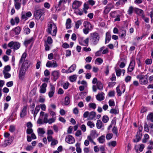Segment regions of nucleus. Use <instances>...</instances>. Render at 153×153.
<instances>
[{
	"label": "nucleus",
	"mask_w": 153,
	"mask_h": 153,
	"mask_svg": "<svg viewBox=\"0 0 153 153\" xmlns=\"http://www.w3.org/2000/svg\"><path fill=\"white\" fill-rule=\"evenodd\" d=\"M26 56V52L24 53L19 61V64H20L23 62L21 66L22 68H24L27 70L30 67V65H32V64L28 60H25Z\"/></svg>",
	"instance_id": "obj_1"
},
{
	"label": "nucleus",
	"mask_w": 153,
	"mask_h": 153,
	"mask_svg": "<svg viewBox=\"0 0 153 153\" xmlns=\"http://www.w3.org/2000/svg\"><path fill=\"white\" fill-rule=\"evenodd\" d=\"M57 31V28L55 24L53 22H49L48 25L47 32L48 34L53 36H56Z\"/></svg>",
	"instance_id": "obj_2"
},
{
	"label": "nucleus",
	"mask_w": 153,
	"mask_h": 153,
	"mask_svg": "<svg viewBox=\"0 0 153 153\" xmlns=\"http://www.w3.org/2000/svg\"><path fill=\"white\" fill-rule=\"evenodd\" d=\"M90 36V41L91 44L95 45L97 44L100 39L99 34L95 32L91 33Z\"/></svg>",
	"instance_id": "obj_3"
},
{
	"label": "nucleus",
	"mask_w": 153,
	"mask_h": 153,
	"mask_svg": "<svg viewBox=\"0 0 153 153\" xmlns=\"http://www.w3.org/2000/svg\"><path fill=\"white\" fill-rule=\"evenodd\" d=\"M148 77L147 74L145 75L140 74L137 76V78L139 79L140 83L142 85H145L148 83Z\"/></svg>",
	"instance_id": "obj_4"
},
{
	"label": "nucleus",
	"mask_w": 153,
	"mask_h": 153,
	"mask_svg": "<svg viewBox=\"0 0 153 153\" xmlns=\"http://www.w3.org/2000/svg\"><path fill=\"white\" fill-rule=\"evenodd\" d=\"M8 46L12 49H13L14 50H17L20 48V45L19 42L12 41L8 44Z\"/></svg>",
	"instance_id": "obj_5"
},
{
	"label": "nucleus",
	"mask_w": 153,
	"mask_h": 153,
	"mask_svg": "<svg viewBox=\"0 0 153 153\" xmlns=\"http://www.w3.org/2000/svg\"><path fill=\"white\" fill-rule=\"evenodd\" d=\"M44 13V12L43 10L41 9H36L34 13L35 17L36 19H39Z\"/></svg>",
	"instance_id": "obj_6"
},
{
	"label": "nucleus",
	"mask_w": 153,
	"mask_h": 153,
	"mask_svg": "<svg viewBox=\"0 0 153 153\" xmlns=\"http://www.w3.org/2000/svg\"><path fill=\"white\" fill-rule=\"evenodd\" d=\"M135 62L134 59L132 57L131 58V62L129 65L128 68V71L130 72H131L134 70L135 65Z\"/></svg>",
	"instance_id": "obj_7"
},
{
	"label": "nucleus",
	"mask_w": 153,
	"mask_h": 153,
	"mask_svg": "<svg viewBox=\"0 0 153 153\" xmlns=\"http://www.w3.org/2000/svg\"><path fill=\"white\" fill-rule=\"evenodd\" d=\"M65 141L69 144H73L75 141L74 138L71 135H68L66 137Z\"/></svg>",
	"instance_id": "obj_8"
},
{
	"label": "nucleus",
	"mask_w": 153,
	"mask_h": 153,
	"mask_svg": "<svg viewBox=\"0 0 153 153\" xmlns=\"http://www.w3.org/2000/svg\"><path fill=\"white\" fill-rule=\"evenodd\" d=\"M46 66L49 68H56L58 66V65L55 60H52L51 61H48L47 62Z\"/></svg>",
	"instance_id": "obj_9"
},
{
	"label": "nucleus",
	"mask_w": 153,
	"mask_h": 153,
	"mask_svg": "<svg viewBox=\"0 0 153 153\" xmlns=\"http://www.w3.org/2000/svg\"><path fill=\"white\" fill-rule=\"evenodd\" d=\"M51 74L53 76V80L55 81L60 76V73L59 71H54L52 72Z\"/></svg>",
	"instance_id": "obj_10"
},
{
	"label": "nucleus",
	"mask_w": 153,
	"mask_h": 153,
	"mask_svg": "<svg viewBox=\"0 0 153 153\" xmlns=\"http://www.w3.org/2000/svg\"><path fill=\"white\" fill-rule=\"evenodd\" d=\"M50 90L48 93V96L50 98L52 97L55 91V88L54 86L51 84H50Z\"/></svg>",
	"instance_id": "obj_11"
},
{
	"label": "nucleus",
	"mask_w": 153,
	"mask_h": 153,
	"mask_svg": "<svg viewBox=\"0 0 153 153\" xmlns=\"http://www.w3.org/2000/svg\"><path fill=\"white\" fill-rule=\"evenodd\" d=\"M27 70L24 68H21L19 71V77L20 79H23L25 74L26 71Z\"/></svg>",
	"instance_id": "obj_12"
},
{
	"label": "nucleus",
	"mask_w": 153,
	"mask_h": 153,
	"mask_svg": "<svg viewBox=\"0 0 153 153\" xmlns=\"http://www.w3.org/2000/svg\"><path fill=\"white\" fill-rule=\"evenodd\" d=\"M82 4V2L75 1L72 4V8L73 9H77Z\"/></svg>",
	"instance_id": "obj_13"
},
{
	"label": "nucleus",
	"mask_w": 153,
	"mask_h": 153,
	"mask_svg": "<svg viewBox=\"0 0 153 153\" xmlns=\"http://www.w3.org/2000/svg\"><path fill=\"white\" fill-rule=\"evenodd\" d=\"M104 93L102 92L99 93L96 96L97 99L98 101H102L104 100L105 97L104 96Z\"/></svg>",
	"instance_id": "obj_14"
},
{
	"label": "nucleus",
	"mask_w": 153,
	"mask_h": 153,
	"mask_svg": "<svg viewBox=\"0 0 153 153\" xmlns=\"http://www.w3.org/2000/svg\"><path fill=\"white\" fill-rule=\"evenodd\" d=\"M135 12L136 13L141 16L142 17H144V12L142 10L135 8Z\"/></svg>",
	"instance_id": "obj_15"
},
{
	"label": "nucleus",
	"mask_w": 153,
	"mask_h": 153,
	"mask_svg": "<svg viewBox=\"0 0 153 153\" xmlns=\"http://www.w3.org/2000/svg\"><path fill=\"white\" fill-rule=\"evenodd\" d=\"M142 137V133L137 132L136 135V138L133 140V142L134 143H137L139 142L141 139Z\"/></svg>",
	"instance_id": "obj_16"
},
{
	"label": "nucleus",
	"mask_w": 153,
	"mask_h": 153,
	"mask_svg": "<svg viewBox=\"0 0 153 153\" xmlns=\"http://www.w3.org/2000/svg\"><path fill=\"white\" fill-rule=\"evenodd\" d=\"M47 86V84L45 83H43L42 85L40 86V92L41 93H45L46 91V88Z\"/></svg>",
	"instance_id": "obj_17"
},
{
	"label": "nucleus",
	"mask_w": 153,
	"mask_h": 153,
	"mask_svg": "<svg viewBox=\"0 0 153 153\" xmlns=\"http://www.w3.org/2000/svg\"><path fill=\"white\" fill-rule=\"evenodd\" d=\"M84 26L85 28L91 30L92 28L91 24L88 22L85 21L83 23Z\"/></svg>",
	"instance_id": "obj_18"
},
{
	"label": "nucleus",
	"mask_w": 153,
	"mask_h": 153,
	"mask_svg": "<svg viewBox=\"0 0 153 153\" xmlns=\"http://www.w3.org/2000/svg\"><path fill=\"white\" fill-rule=\"evenodd\" d=\"M27 106H24L20 113V117H23L25 116L27 114Z\"/></svg>",
	"instance_id": "obj_19"
},
{
	"label": "nucleus",
	"mask_w": 153,
	"mask_h": 153,
	"mask_svg": "<svg viewBox=\"0 0 153 153\" xmlns=\"http://www.w3.org/2000/svg\"><path fill=\"white\" fill-rule=\"evenodd\" d=\"M11 138V140H9L4 141L1 146L4 147H5L7 145L10 144L12 142V137Z\"/></svg>",
	"instance_id": "obj_20"
},
{
	"label": "nucleus",
	"mask_w": 153,
	"mask_h": 153,
	"mask_svg": "<svg viewBox=\"0 0 153 153\" xmlns=\"http://www.w3.org/2000/svg\"><path fill=\"white\" fill-rule=\"evenodd\" d=\"M135 8H134L132 6H130L128 10V14L129 15H131L134 11H135Z\"/></svg>",
	"instance_id": "obj_21"
},
{
	"label": "nucleus",
	"mask_w": 153,
	"mask_h": 153,
	"mask_svg": "<svg viewBox=\"0 0 153 153\" xmlns=\"http://www.w3.org/2000/svg\"><path fill=\"white\" fill-rule=\"evenodd\" d=\"M71 21L70 18H68L67 19L66 25V28L67 29L70 28H71Z\"/></svg>",
	"instance_id": "obj_22"
},
{
	"label": "nucleus",
	"mask_w": 153,
	"mask_h": 153,
	"mask_svg": "<svg viewBox=\"0 0 153 153\" xmlns=\"http://www.w3.org/2000/svg\"><path fill=\"white\" fill-rule=\"evenodd\" d=\"M96 113L95 112L92 111L89 114L88 119L92 120L95 117Z\"/></svg>",
	"instance_id": "obj_23"
},
{
	"label": "nucleus",
	"mask_w": 153,
	"mask_h": 153,
	"mask_svg": "<svg viewBox=\"0 0 153 153\" xmlns=\"http://www.w3.org/2000/svg\"><path fill=\"white\" fill-rule=\"evenodd\" d=\"M111 39V36L110 33L107 32L106 33V38L105 41V43L108 42Z\"/></svg>",
	"instance_id": "obj_24"
},
{
	"label": "nucleus",
	"mask_w": 153,
	"mask_h": 153,
	"mask_svg": "<svg viewBox=\"0 0 153 153\" xmlns=\"http://www.w3.org/2000/svg\"><path fill=\"white\" fill-rule=\"evenodd\" d=\"M126 30H122L119 31V34L121 38H124L126 35Z\"/></svg>",
	"instance_id": "obj_25"
},
{
	"label": "nucleus",
	"mask_w": 153,
	"mask_h": 153,
	"mask_svg": "<svg viewBox=\"0 0 153 153\" xmlns=\"http://www.w3.org/2000/svg\"><path fill=\"white\" fill-rule=\"evenodd\" d=\"M76 65L75 64H73L68 69V72L71 73L74 71L76 69Z\"/></svg>",
	"instance_id": "obj_26"
},
{
	"label": "nucleus",
	"mask_w": 153,
	"mask_h": 153,
	"mask_svg": "<svg viewBox=\"0 0 153 153\" xmlns=\"http://www.w3.org/2000/svg\"><path fill=\"white\" fill-rule=\"evenodd\" d=\"M110 113L114 114H117L119 113L118 109L116 107L115 108L111 109L110 111Z\"/></svg>",
	"instance_id": "obj_27"
},
{
	"label": "nucleus",
	"mask_w": 153,
	"mask_h": 153,
	"mask_svg": "<svg viewBox=\"0 0 153 153\" xmlns=\"http://www.w3.org/2000/svg\"><path fill=\"white\" fill-rule=\"evenodd\" d=\"M97 88L99 90L101 91L103 89V85L100 81H98L97 84Z\"/></svg>",
	"instance_id": "obj_28"
},
{
	"label": "nucleus",
	"mask_w": 153,
	"mask_h": 153,
	"mask_svg": "<svg viewBox=\"0 0 153 153\" xmlns=\"http://www.w3.org/2000/svg\"><path fill=\"white\" fill-rule=\"evenodd\" d=\"M105 136L104 135H102L97 139L99 142L101 143H103L105 142Z\"/></svg>",
	"instance_id": "obj_29"
},
{
	"label": "nucleus",
	"mask_w": 153,
	"mask_h": 153,
	"mask_svg": "<svg viewBox=\"0 0 153 153\" xmlns=\"http://www.w3.org/2000/svg\"><path fill=\"white\" fill-rule=\"evenodd\" d=\"M103 125L102 123L100 120H98L97 121L96 126L98 129H100Z\"/></svg>",
	"instance_id": "obj_30"
},
{
	"label": "nucleus",
	"mask_w": 153,
	"mask_h": 153,
	"mask_svg": "<svg viewBox=\"0 0 153 153\" xmlns=\"http://www.w3.org/2000/svg\"><path fill=\"white\" fill-rule=\"evenodd\" d=\"M69 79L71 82H74L76 81L77 79V76L76 75H73L69 77Z\"/></svg>",
	"instance_id": "obj_31"
},
{
	"label": "nucleus",
	"mask_w": 153,
	"mask_h": 153,
	"mask_svg": "<svg viewBox=\"0 0 153 153\" xmlns=\"http://www.w3.org/2000/svg\"><path fill=\"white\" fill-rule=\"evenodd\" d=\"M141 58V56L140 55H138L137 56L136 60L138 64V67L141 66L142 64L140 61V59Z\"/></svg>",
	"instance_id": "obj_32"
},
{
	"label": "nucleus",
	"mask_w": 153,
	"mask_h": 153,
	"mask_svg": "<svg viewBox=\"0 0 153 153\" xmlns=\"http://www.w3.org/2000/svg\"><path fill=\"white\" fill-rule=\"evenodd\" d=\"M82 22L81 20H78L75 22V27L78 29L79 28V26L82 25Z\"/></svg>",
	"instance_id": "obj_33"
},
{
	"label": "nucleus",
	"mask_w": 153,
	"mask_h": 153,
	"mask_svg": "<svg viewBox=\"0 0 153 153\" xmlns=\"http://www.w3.org/2000/svg\"><path fill=\"white\" fill-rule=\"evenodd\" d=\"M109 120V117L107 115H104L103 116L102 118V121L104 123H107Z\"/></svg>",
	"instance_id": "obj_34"
},
{
	"label": "nucleus",
	"mask_w": 153,
	"mask_h": 153,
	"mask_svg": "<svg viewBox=\"0 0 153 153\" xmlns=\"http://www.w3.org/2000/svg\"><path fill=\"white\" fill-rule=\"evenodd\" d=\"M87 140H88L89 142L93 143L94 145H96V143L93 141V140L92 137V136L90 135H88L87 136Z\"/></svg>",
	"instance_id": "obj_35"
},
{
	"label": "nucleus",
	"mask_w": 153,
	"mask_h": 153,
	"mask_svg": "<svg viewBox=\"0 0 153 153\" xmlns=\"http://www.w3.org/2000/svg\"><path fill=\"white\" fill-rule=\"evenodd\" d=\"M115 69L116 72V75L118 76H120L121 74L122 71L119 68L118 69L115 68Z\"/></svg>",
	"instance_id": "obj_36"
},
{
	"label": "nucleus",
	"mask_w": 153,
	"mask_h": 153,
	"mask_svg": "<svg viewBox=\"0 0 153 153\" xmlns=\"http://www.w3.org/2000/svg\"><path fill=\"white\" fill-rule=\"evenodd\" d=\"M70 98L68 97H66L65 98V105H68L70 103Z\"/></svg>",
	"instance_id": "obj_37"
},
{
	"label": "nucleus",
	"mask_w": 153,
	"mask_h": 153,
	"mask_svg": "<svg viewBox=\"0 0 153 153\" xmlns=\"http://www.w3.org/2000/svg\"><path fill=\"white\" fill-rule=\"evenodd\" d=\"M147 119L153 122V113L149 114L147 117Z\"/></svg>",
	"instance_id": "obj_38"
},
{
	"label": "nucleus",
	"mask_w": 153,
	"mask_h": 153,
	"mask_svg": "<svg viewBox=\"0 0 153 153\" xmlns=\"http://www.w3.org/2000/svg\"><path fill=\"white\" fill-rule=\"evenodd\" d=\"M88 106L89 108L94 109L96 108V105L94 103L91 102L89 104Z\"/></svg>",
	"instance_id": "obj_39"
},
{
	"label": "nucleus",
	"mask_w": 153,
	"mask_h": 153,
	"mask_svg": "<svg viewBox=\"0 0 153 153\" xmlns=\"http://www.w3.org/2000/svg\"><path fill=\"white\" fill-rule=\"evenodd\" d=\"M15 6L16 9L19 10L21 7V3L19 2H14Z\"/></svg>",
	"instance_id": "obj_40"
},
{
	"label": "nucleus",
	"mask_w": 153,
	"mask_h": 153,
	"mask_svg": "<svg viewBox=\"0 0 153 153\" xmlns=\"http://www.w3.org/2000/svg\"><path fill=\"white\" fill-rule=\"evenodd\" d=\"M14 31L16 33V34H19L21 31L20 28L19 27H17L14 29Z\"/></svg>",
	"instance_id": "obj_41"
},
{
	"label": "nucleus",
	"mask_w": 153,
	"mask_h": 153,
	"mask_svg": "<svg viewBox=\"0 0 153 153\" xmlns=\"http://www.w3.org/2000/svg\"><path fill=\"white\" fill-rule=\"evenodd\" d=\"M53 42V40L51 37L48 36L47 39V42L48 44L49 45H51L52 43Z\"/></svg>",
	"instance_id": "obj_42"
},
{
	"label": "nucleus",
	"mask_w": 153,
	"mask_h": 153,
	"mask_svg": "<svg viewBox=\"0 0 153 153\" xmlns=\"http://www.w3.org/2000/svg\"><path fill=\"white\" fill-rule=\"evenodd\" d=\"M3 72L5 78H8L10 77L11 75L10 74L8 73L7 72H5L4 71H3Z\"/></svg>",
	"instance_id": "obj_43"
},
{
	"label": "nucleus",
	"mask_w": 153,
	"mask_h": 153,
	"mask_svg": "<svg viewBox=\"0 0 153 153\" xmlns=\"http://www.w3.org/2000/svg\"><path fill=\"white\" fill-rule=\"evenodd\" d=\"M144 131L147 132H148L149 131L148 126L146 122H145L144 124Z\"/></svg>",
	"instance_id": "obj_44"
},
{
	"label": "nucleus",
	"mask_w": 153,
	"mask_h": 153,
	"mask_svg": "<svg viewBox=\"0 0 153 153\" xmlns=\"http://www.w3.org/2000/svg\"><path fill=\"white\" fill-rule=\"evenodd\" d=\"M87 125L91 128H93L94 126V123L90 121H88L87 123Z\"/></svg>",
	"instance_id": "obj_45"
},
{
	"label": "nucleus",
	"mask_w": 153,
	"mask_h": 153,
	"mask_svg": "<svg viewBox=\"0 0 153 153\" xmlns=\"http://www.w3.org/2000/svg\"><path fill=\"white\" fill-rule=\"evenodd\" d=\"M15 126L13 125H10L9 128V131L11 132H14L15 130Z\"/></svg>",
	"instance_id": "obj_46"
},
{
	"label": "nucleus",
	"mask_w": 153,
	"mask_h": 153,
	"mask_svg": "<svg viewBox=\"0 0 153 153\" xmlns=\"http://www.w3.org/2000/svg\"><path fill=\"white\" fill-rule=\"evenodd\" d=\"M56 120V117H53L48 120L47 122H48V123L49 124H51L52 123L54 122Z\"/></svg>",
	"instance_id": "obj_47"
},
{
	"label": "nucleus",
	"mask_w": 153,
	"mask_h": 153,
	"mask_svg": "<svg viewBox=\"0 0 153 153\" xmlns=\"http://www.w3.org/2000/svg\"><path fill=\"white\" fill-rule=\"evenodd\" d=\"M48 115L47 114H45L44 115V117L43 119V122L44 123H48Z\"/></svg>",
	"instance_id": "obj_48"
},
{
	"label": "nucleus",
	"mask_w": 153,
	"mask_h": 153,
	"mask_svg": "<svg viewBox=\"0 0 153 153\" xmlns=\"http://www.w3.org/2000/svg\"><path fill=\"white\" fill-rule=\"evenodd\" d=\"M38 134H44L45 133V131H44L43 128H39L38 130Z\"/></svg>",
	"instance_id": "obj_49"
},
{
	"label": "nucleus",
	"mask_w": 153,
	"mask_h": 153,
	"mask_svg": "<svg viewBox=\"0 0 153 153\" xmlns=\"http://www.w3.org/2000/svg\"><path fill=\"white\" fill-rule=\"evenodd\" d=\"M116 145V142L115 141L110 142L108 143V145L109 146H111L113 147H115Z\"/></svg>",
	"instance_id": "obj_50"
},
{
	"label": "nucleus",
	"mask_w": 153,
	"mask_h": 153,
	"mask_svg": "<svg viewBox=\"0 0 153 153\" xmlns=\"http://www.w3.org/2000/svg\"><path fill=\"white\" fill-rule=\"evenodd\" d=\"M116 89L117 95L119 96H121L122 93L120 89V86H118L116 88Z\"/></svg>",
	"instance_id": "obj_51"
},
{
	"label": "nucleus",
	"mask_w": 153,
	"mask_h": 153,
	"mask_svg": "<svg viewBox=\"0 0 153 153\" xmlns=\"http://www.w3.org/2000/svg\"><path fill=\"white\" fill-rule=\"evenodd\" d=\"M10 67L9 65L6 66L4 67V69L3 71H4L5 72H7L10 71Z\"/></svg>",
	"instance_id": "obj_52"
},
{
	"label": "nucleus",
	"mask_w": 153,
	"mask_h": 153,
	"mask_svg": "<svg viewBox=\"0 0 153 153\" xmlns=\"http://www.w3.org/2000/svg\"><path fill=\"white\" fill-rule=\"evenodd\" d=\"M111 9V8L110 7L106 6L105 7L104 10V13L105 14H107L109 12Z\"/></svg>",
	"instance_id": "obj_53"
},
{
	"label": "nucleus",
	"mask_w": 153,
	"mask_h": 153,
	"mask_svg": "<svg viewBox=\"0 0 153 153\" xmlns=\"http://www.w3.org/2000/svg\"><path fill=\"white\" fill-rule=\"evenodd\" d=\"M150 17L151 18V22L152 23L153 22V8H152L151 10V11L150 12Z\"/></svg>",
	"instance_id": "obj_54"
},
{
	"label": "nucleus",
	"mask_w": 153,
	"mask_h": 153,
	"mask_svg": "<svg viewBox=\"0 0 153 153\" xmlns=\"http://www.w3.org/2000/svg\"><path fill=\"white\" fill-rule=\"evenodd\" d=\"M113 134L112 133H110L107 134L106 135V138L108 140H109L112 137Z\"/></svg>",
	"instance_id": "obj_55"
},
{
	"label": "nucleus",
	"mask_w": 153,
	"mask_h": 153,
	"mask_svg": "<svg viewBox=\"0 0 153 153\" xmlns=\"http://www.w3.org/2000/svg\"><path fill=\"white\" fill-rule=\"evenodd\" d=\"M22 19L27 20L28 18L26 16V13L25 12H22Z\"/></svg>",
	"instance_id": "obj_56"
},
{
	"label": "nucleus",
	"mask_w": 153,
	"mask_h": 153,
	"mask_svg": "<svg viewBox=\"0 0 153 153\" xmlns=\"http://www.w3.org/2000/svg\"><path fill=\"white\" fill-rule=\"evenodd\" d=\"M33 39L31 38L29 39L25 40L24 42V43L25 45H27L30 43L32 41Z\"/></svg>",
	"instance_id": "obj_57"
},
{
	"label": "nucleus",
	"mask_w": 153,
	"mask_h": 153,
	"mask_svg": "<svg viewBox=\"0 0 153 153\" xmlns=\"http://www.w3.org/2000/svg\"><path fill=\"white\" fill-rule=\"evenodd\" d=\"M112 131L114 134H115L116 136L117 135V127L114 126L113 127L112 130Z\"/></svg>",
	"instance_id": "obj_58"
},
{
	"label": "nucleus",
	"mask_w": 153,
	"mask_h": 153,
	"mask_svg": "<svg viewBox=\"0 0 153 153\" xmlns=\"http://www.w3.org/2000/svg\"><path fill=\"white\" fill-rule=\"evenodd\" d=\"M41 62L40 61L38 60L37 61V62L36 65V68L37 69H38L41 66Z\"/></svg>",
	"instance_id": "obj_59"
},
{
	"label": "nucleus",
	"mask_w": 153,
	"mask_h": 153,
	"mask_svg": "<svg viewBox=\"0 0 153 153\" xmlns=\"http://www.w3.org/2000/svg\"><path fill=\"white\" fill-rule=\"evenodd\" d=\"M108 103L109 105L110 106H114L115 105L114 102L112 100H110L109 101Z\"/></svg>",
	"instance_id": "obj_60"
},
{
	"label": "nucleus",
	"mask_w": 153,
	"mask_h": 153,
	"mask_svg": "<svg viewBox=\"0 0 153 153\" xmlns=\"http://www.w3.org/2000/svg\"><path fill=\"white\" fill-rule=\"evenodd\" d=\"M26 132L28 134H32L33 133V130L31 128H28L27 129Z\"/></svg>",
	"instance_id": "obj_61"
},
{
	"label": "nucleus",
	"mask_w": 153,
	"mask_h": 153,
	"mask_svg": "<svg viewBox=\"0 0 153 153\" xmlns=\"http://www.w3.org/2000/svg\"><path fill=\"white\" fill-rule=\"evenodd\" d=\"M58 143V141L54 139L52 140L51 143V146H54L57 144Z\"/></svg>",
	"instance_id": "obj_62"
},
{
	"label": "nucleus",
	"mask_w": 153,
	"mask_h": 153,
	"mask_svg": "<svg viewBox=\"0 0 153 153\" xmlns=\"http://www.w3.org/2000/svg\"><path fill=\"white\" fill-rule=\"evenodd\" d=\"M13 85V82L12 81L8 82L7 84L6 85L8 87H11Z\"/></svg>",
	"instance_id": "obj_63"
},
{
	"label": "nucleus",
	"mask_w": 153,
	"mask_h": 153,
	"mask_svg": "<svg viewBox=\"0 0 153 153\" xmlns=\"http://www.w3.org/2000/svg\"><path fill=\"white\" fill-rule=\"evenodd\" d=\"M44 74L45 76H48L50 74V71L48 69L45 70L44 72Z\"/></svg>",
	"instance_id": "obj_64"
}]
</instances>
